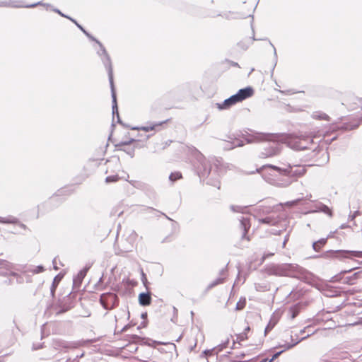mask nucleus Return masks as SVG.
Returning <instances> with one entry per match:
<instances>
[{
  "label": "nucleus",
  "mask_w": 362,
  "mask_h": 362,
  "mask_svg": "<svg viewBox=\"0 0 362 362\" xmlns=\"http://www.w3.org/2000/svg\"><path fill=\"white\" fill-rule=\"evenodd\" d=\"M55 11H56L57 13H58L59 14H60L61 16L66 17V16H64L62 13H61V11H60L59 10L56 9V10H55ZM66 18H67V16H66ZM69 18V17H68V18Z\"/></svg>",
  "instance_id": "44"
},
{
  "label": "nucleus",
  "mask_w": 362,
  "mask_h": 362,
  "mask_svg": "<svg viewBox=\"0 0 362 362\" xmlns=\"http://www.w3.org/2000/svg\"><path fill=\"white\" fill-rule=\"evenodd\" d=\"M279 221V219L276 216H267L264 218L259 219V222L264 224H267L270 226H274Z\"/></svg>",
  "instance_id": "14"
},
{
  "label": "nucleus",
  "mask_w": 362,
  "mask_h": 362,
  "mask_svg": "<svg viewBox=\"0 0 362 362\" xmlns=\"http://www.w3.org/2000/svg\"><path fill=\"white\" fill-rule=\"evenodd\" d=\"M298 199L297 200H294V201H292V202H288L286 203L287 205L288 206H293V205H296L298 202Z\"/></svg>",
  "instance_id": "39"
},
{
  "label": "nucleus",
  "mask_w": 362,
  "mask_h": 362,
  "mask_svg": "<svg viewBox=\"0 0 362 362\" xmlns=\"http://www.w3.org/2000/svg\"><path fill=\"white\" fill-rule=\"evenodd\" d=\"M346 227H347V226L346 224H342L340 228L341 229H344V228H346Z\"/></svg>",
  "instance_id": "47"
},
{
  "label": "nucleus",
  "mask_w": 362,
  "mask_h": 362,
  "mask_svg": "<svg viewBox=\"0 0 362 362\" xmlns=\"http://www.w3.org/2000/svg\"><path fill=\"white\" fill-rule=\"evenodd\" d=\"M103 52L104 53L105 56L106 61H104V65L107 68L109 75V80L111 86V93H112V115L113 116L116 114L117 117L118 118V122H119V112H118V107L117 104V99H116V93L115 90L114 83H113V76H112V67L111 64L110 58L107 53L106 50H105L103 48Z\"/></svg>",
  "instance_id": "6"
},
{
  "label": "nucleus",
  "mask_w": 362,
  "mask_h": 362,
  "mask_svg": "<svg viewBox=\"0 0 362 362\" xmlns=\"http://www.w3.org/2000/svg\"><path fill=\"white\" fill-rule=\"evenodd\" d=\"M56 287H57V285L55 284V280H54V282L52 283V285L50 288V291H51V293L52 296H54V294Z\"/></svg>",
  "instance_id": "36"
},
{
  "label": "nucleus",
  "mask_w": 362,
  "mask_h": 362,
  "mask_svg": "<svg viewBox=\"0 0 362 362\" xmlns=\"http://www.w3.org/2000/svg\"><path fill=\"white\" fill-rule=\"evenodd\" d=\"M41 4L40 2H38V3H36V4H30V5H26V6H23L24 7H26V8H33L37 5H40ZM16 7H21L22 6H16Z\"/></svg>",
  "instance_id": "37"
},
{
  "label": "nucleus",
  "mask_w": 362,
  "mask_h": 362,
  "mask_svg": "<svg viewBox=\"0 0 362 362\" xmlns=\"http://www.w3.org/2000/svg\"><path fill=\"white\" fill-rule=\"evenodd\" d=\"M17 221V219L13 216H8L7 218H1L0 217V222L1 223H13Z\"/></svg>",
  "instance_id": "26"
},
{
  "label": "nucleus",
  "mask_w": 362,
  "mask_h": 362,
  "mask_svg": "<svg viewBox=\"0 0 362 362\" xmlns=\"http://www.w3.org/2000/svg\"><path fill=\"white\" fill-rule=\"evenodd\" d=\"M245 303H246V301H245V298L243 300H240L236 304V309L237 310L243 309L245 306Z\"/></svg>",
  "instance_id": "30"
},
{
  "label": "nucleus",
  "mask_w": 362,
  "mask_h": 362,
  "mask_svg": "<svg viewBox=\"0 0 362 362\" xmlns=\"http://www.w3.org/2000/svg\"><path fill=\"white\" fill-rule=\"evenodd\" d=\"M132 235H133L134 237H136V234L134 232H133V233H132Z\"/></svg>",
  "instance_id": "52"
},
{
  "label": "nucleus",
  "mask_w": 362,
  "mask_h": 362,
  "mask_svg": "<svg viewBox=\"0 0 362 362\" xmlns=\"http://www.w3.org/2000/svg\"><path fill=\"white\" fill-rule=\"evenodd\" d=\"M274 255V253H271V254H267V255H264L263 257H262V259H263V261L267 258L268 257H270V256H272Z\"/></svg>",
  "instance_id": "42"
},
{
  "label": "nucleus",
  "mask_w": 362,
  "mask_h": 362,
  "mask_svg": "<svg viewBox=\"0 0 362 362\" xmlns=\"http://www.w3.org/2000/svg\"><path fill=\"white\" fill-rule=\"evenodd\" d=\"M151 298L149 293H141L139 296V301L141 305H148L151 303Z\"/></svg>",
  "instance_id": "15"
},
{
  "label": "nucleus",
  "mask_w": 362,
  "mask_h": 362,
  "mask_svg": "<svg viewBox=\"0 0 362 362\" xmlns=\"http://www.w3.org/2000/svg\"><path fill=\"white\" fill-rule=\"evenodd\" d=\"M138 339H139V337L137 335H132V341H136V340H137Z\"/></svg>",
  "instance_id": "43"
},
{
  "label": "nucleus",
  "mask_w": 362,
  "mask_h": 362,
  "mask_svg": "<svg viewBox=\"0 0 362 362\" xmlns=\"http://www.w3.org/2000/svg\"><path fill=\"white\" fill-rule=\"evenodd\" d=\"M279 152V148L278 145L275 143H273L271 146H269V149L265 153H262V157H272L276 155Z\"/></svg>",
  "instance_id": "13"
},
{
  "label": "nucleus",
  "mask_w": 362,
  "mask_h": 362,
  "mask_svg": "<svg viewBox=\"0 0 362 362\" xmlns=\"http://www.w3.org/2000/svg\"><path fill=\"white\" fill-rule=\"evenodd\" d=\"M250 327H247L245 329L244 332H245L247 333L248 331H250Z\"/></svg>",
  "instance_id": "48"
},
{
  "label": "nucleus",
  "mask_w": 362,
  "mask_h": 362,
  "mask_svg": "<svg viewBox=\"0 0 362 362\" xmlns=\"http://www.w3.org/2000/svg\"><path fill=\"white\" fill-rule=\"evenodd\" d=\"M327 240V238H321L320 240H319L316 242H314L313 244V250L316 252H319L321 250V248L326 244Z\"/></svg>",
  "instance_id": "17"
},
{
  "label": "nucleus",
  "mask_w": 362,
  "mask_h": 362,
  "mask_svg": "<svg viewBox=\"0 0 362 362\" xmlns=\"http://www.w3.org/2000/svg\"><path fill=\"white\" fill-rule=\"evenodd\" d=\"M119 180V176L115 175H110V176H107L105 179V182L107 183H110V182H117Z\"/></svg>",
  "instance_id": "29"
},
{
  "label": "nucleus",
  "mask_w": 362,
  "mask_h": 362,
  "mask_svg": "<svg viewBox=\"0 0 362 362\" xmlns=\"http://www.w3.org/2000/svg\"><path fill=\"white\" fill-rule=\"evenodd\" d=\"M267 272L272 275L294 277L300 273V267L292 264H272L267 267Z\"/></svg>",
  "instance_id": "3"
},
{
  "label": "nucleus",
  "mask_w": 362,
  "mask_h": 362,
  "mask_svg": "<svg viewBox=\"0 0 362 362\" xmlns=\"http://www.w3.org/2000/svg\"><path fill=\"white\" fill-rule=\"evenodd\" d=\"M247 339V334L245 332H243L236 335V339L233 341V344H235L236 342L240 343L241 341H245Z\"/></svg>",
  "instance_id": "23"
},
{
  "label": "nucleus",
  "mask_w": 362,
  "mask_h": 362,
  "mask_svg": "<svg viewBox=\"0 0 362 362\" xmlns=\"http://www.w3.org/2000/svg\"><path fill=\"white\" fill-rule=\"evenodd\" d=\"M216 349L213 348L211 349H209V350H205L204 352H203V354L205 355L206 357H209V356H211L213 355H216Z\"/></svg>",
  "instance_id": "31"
},
{
  "label": "nucleus",
  "mask_w": 362,
  "mask_h": 362,
  "mask_svg": "<svg viewBox=\"0 0 362 362\" xmlns=\"http://www.w3.org/2000/svg\"><path fill=\"white\" fill-rule=\"evenodd\" d=\"M360 253V252L352 250H330L325 253L323 257L326 258H337L341 259L344 258H350L351 257H361Z\"/></svg>",
  "instance_id": "7"
},
{
  "label": "nucleus",
  "mask_w": 362,
  "mask_h": 362,
  "mask_svg": "<svg viewBox=\"0 0 362 362\" xmlns=\"http://www.w3.org/2000/svg\"><path fill=\"white\" fill-rule=\"evenodd\" d=\"M274 135L273 134H262L259 133L257 135V139L259 141H274Z\"/></svg>",
  "instance_id": "19"
},
{
  "label": "nucleus",
  "mask_w": 362,
  "mask_h": 362,
  "mask_svg": "<svg viewBox=\"0 0 362 362\" xmlns=\"http://www.w3.org/2000/svg\"><path fill=\"white\" fill-rule=\"evenodd\" d=\"M126 180H127L132 185H133L135 187H139L141 186V183H140L139 182L135 180H128L127 179Z\"/></svg>",
  "instance_id": "34"
},
{
  "label": "nucleus",
  "mask_w": 362,
  "mask_h": 362,
  "mask_svg": "<svg viewBox=\"0 0 362 362\" xmlns=\"http://www.w3.org/2000/svg\"><path fill=\"white\" fill-rule=\"evenodd\" d=\"M305 172L306 168L304 165H288L286 168H282L283 175L293 177L294 179L303 176Z\"/></svg>",
  "instance_id": "8"
},
{
  "label": "nucleus",
  "mask_w": 362,
  "mask_h": 362,
  "mask_svg": "<svg viewBox=\"0 0 362 362\" xmlns=\"http://www.w3.org/2000/svg\"><path fill=\"white\" fill-rule=\"evenodd\" d=\"M53 265H54V269L55 270H58L59 269L58 267L57 266V259L56 258H54L53 259Z\"/></svg>",
  "instance_id": "41"
},
{
  "label": "nucleus",
  "mask_w": 362,
  "mask_h": 362,
  "mask_svg": "<svg viewBox=\"0 0 362 362\" xmlns=\"http://www.w3.org/2000/svg\"><path fill=\"white\" fill-rule=\"evenodd\" d=\"M281 351L275 354L270 360H268L267 358H264L259 362H272L275 358H276L281 354Z\"/></svg>",
  "instance_id": "33"
},
{
  "label": "nucleus",
  "mask_w": 362,
  "mask_h": 362,
  "mask_svg": "<svg viewBox=\"0 0 362 362\" xmlns=\"http://www.w3.org/2000/svg\"><path fill=\"white\" fill-rule=\"evenodd\" d=\"M163 123H165V122H163ZM162 124H163V122H160V123L155 124L151 125V126L142 127L139 129L147 132L149 131L154 130L156 129V127L160 126Z\"/></svg>",
  "instance_id": "24"
},
{
  "label": "nucleus",
  "mask_w": 362,
  "mask_h": 362,
  "mask_svg": "<svg viewBox=\"0 0 362 362\" xmlns=\"http://www.w3.org/2000/svg\"><path fill=\"white\" fill-rule=\"evenodd\" d=\"M304 332H305V329H302V330L300 331V333H301V334H303Z\"/></svg>",
  "instance_id": "53"
},
{
  "label": "nucleus",
  "mask_w": 362,
  "mask_h": 362,
  "mask_svg": "<svg viewBox=\"0 0 362 362\" xmlns=\"http://www.w3.org/2000/svg\"><path fill=\"white\" fill-rule=\"evenodd\" d=\"M88 269H89V267H85L83 269H81V271H79V272L78 273L77 276L74 279V282L75 284H76V283H78V284L81 283V281H83V279L86 276Z\"/></svg>",
  "instance_id": "16"
},
{
  "label": "nucleus",
  "mask_w": 362,
  "mask_h": 362,
  "mask_svg": "<svg viewBox=\"0 0 362 362\" xmlns=\"http://www.w3.org/2000/svg\"><path fill=\"white\" fill-rule=\"evenodd\" d=\"M226 277V270L225 269H223L220 272V277L216 279L214 281H213L207 287L208 289H211L214 286L221 284L223 283L224 279Z\"/></svg>",
  "instance_id": "12"
},
{
  "label": "nucleus",
  "mask_w": 362,
  "mask_h": 362,
  "mask_svg": "<svg viewBox=\"0 0 362 362\" xmlns=\"http://www.w3.org/2000/svg\"><path fill=\"white\" fill-rule=\"evenodd\" d=\"M134 139H130V140H129V141H124V142H122V143H121V145H129V144H132V142H134Z\"/></svg>",
  "instance_id": "40"
},
{
  "label": "nucleus",
  "mask_w": 362,
  "mask_h": 362,
  "mask_svg": "<svg viewBox=\"0 0 362 362\" xmlns=\"http://www.w3.org/2000/svg\"><path fill=\"white\" fill-rule=\"evenodd\" d=\"M358 215H359V211H356L353 214H350L349 216V219L350 221H353Z\"/></svg>",
  "instance_id": "35"
},
{
  "label": "nucleus",
  "mask_w": 362,
  "mask_h": 362,
  "mask_svg": "<svg viewBox=\"0 0 362 362\" xmlns=\"http://www.w3.org/2000/svg\"><path fill=\"white\" fill-rule=\"evenodd\" d=\"M253 94V89L251 87H247L239 90L236 94L226 99L222 103H216V106L219 110L228 109L235 104L252 96Z\"/></svg>",
  "instance_id": "4"
},
{
  "label": "nucleus",
  "mask_w": 362,
  "mask_h": 362,
  "mask_svg": "<svg viewBox=\"0 0 362 362\" xmlns=\"http://www.w3.org/2000/svg\"><path fill=\"white\" fill-rule=\"evenodd\" d=\"M318 210L327 214L330 217L332 216V213L331 209L327 206H326L325 204H320L318 206Z\"/></svg>",
  "instance_id": "22"
},
{
  "label": "nucleus",
  "mask_w": 362,
  "mask_h": 362,
  "mask_svg": "<svg viewBox=\"0 0 362 362\" xmlns=\"http://www.w3.org/2000/svg\"><path fill=\"white\" fill-rule=\"evenodd\" d=\"M256 172L260 174L266 182L274 185L287 186L291 183V182H288L286 185H284L279 182L277 177L279 175H283L282 168L275 165H264L257 168Z\"/></svg>",
  "instance_id": "2"
},
{
  "label": "nucleus",
  "mask_w": 362,
  "mask_h": 362,
  "mask_svg": "<svg viewBox=\"0 0 362 362\" xmlns=\"http://www.w3.org/2000/svg\"><path fill=\"white\" fill-rule=\"evenodd\" d=\"M308 336H309V334H308L306 337H301V339H296V341H294L292 344L287 345L286 349H291V348L293 347L295 345L298 344L301 340L305 339Z\"/></svg>",
  "instance_id": "32"
},
{
  "label": "nucleus",
  "mask_w": 362,
  "mask_h": 362,
  "mask_svg": "<svg viewBox=\"0 0 362 362\" xmlns=\"http://www.w3.org/2000/svg\"><path fill=\"white\" fill-rule=\"evenodd\" d=\"M100 302L105 309L112 310L117 304L118 298L112 293H103L100 296Z\"/></svg>",
  "instance_id": "9"
},
{
  "label": "nucleus",
  "mask_w": 362,
  "mask_h": 362,
  "mask_svg": "<svg viewBox=\"0 0 362 362\" xmlns=\"http://www.w3.org/2000/svg\"><path fill=\"white\" fill-rule=\"evenodd\" d=\"M42 270H43L42 267H38V272H42Z\"/></svg>",
  "instance_id": "50"
},
{
  "label": "nucleus",
  "mask_w": 362,
  "mask_h": 362,
  "mask_svg": "<svg viewBox=\"0 0 362 362\" xmlns=\"http://www.w3.org/2000/svg\"><path fill=\"white\" fill-rule=\"evenodd\" d=\"M230 209L233 212H238V213H245V211L246 210V207H243V206H231Z\"/></svg>",
  "instance_id": "28"
},
{
  "label": "nucleus",
  "mask_w": 362,
  "mask_h": 362,
  "mask_svg": "<svg viewBox=\"0 0 362 362\" xmlns=\"http://www.w3.org/2000/svg\"><path fill=\"white\" fill-rule=\"evenodd\" d=\"M129 327V325H126L124 326L122 329V332H125L127 331V329H128Z\"/></svg>",
  "instance_id": "45"
},
{
  "label": "nucleus",
  "mask_w": 362,
  "mask_h": 362,
  "mask_svg": "<svg viewBox=\"0 0 362 362\" xmlns=\"http://www.w3.org/2000/svg\"><path fill=\"white\" fill-rule=\"evenodd\" d=\"M69 18L72 22H74L88 37H89L91 40L95 41L97 43L99 44L100 47V51H99L98 53L101 57L102 61L104 63V61H106V59H105V56L104 53L103 52V48L105 50V47L102 45V44L100 42L96 40L93 37L90 36V35L79 24H78L77 22L75 20H74V19H72L71 18Z\"/></svg>",
  "instance_id": "11"
},
{
  "label": "nucleus",
  "mask_w": 362,
  "mask_h": 362,
  "mask_svg": "<svg viewBox=\"0 0 362 362\" xmlns=\"http://www.w3.org/2000/svg\"><path fill=\"white\" fill-rule=\"evenodd\" d=\"M358 102L361 103V108H362V99H358Z\"/></svg>",
  "instance_id": "51"
},
{
  "label": "nucleus",
  "mask_w": 362,
  "mask_h": 362,
  "mask_svg": "<svg viewBox=\"0 0 362 362\" xmlns=\"http://www.w3.org/2000/svg\"><path fill=\"white\" fill-rule=\"evenodd\" d=\"M288 237H286V238H285V240H284V243H283V247H285L286 243V242L288 241Z\"/></svg>",
  "instance_id": "46"
},
{
  "label": "nucleus",
  "mask_w": 362,
  "mask_h": 362,
  "mask_svg": "<svg viewBox=\"0 0 362 362\" xmlns=\"http://www.w3.org/2000/svg\"><path fill=\"white\" fill-rule=\"evenodd\" d=\"M313 117L314 119H323V120H329V117L327 114L320 112H314L313 114Z\"/></svg>",
  "instance_id": "20"
},
{
  "label": "nucleus",
  "mask_w": 362,
  "mask_h": 362,
  "mask_svg": "<svg viewBox=\"0 0 362 362\" xmlns=\"http://www.w3.org/2000/svg\"><path fill=\"white\" fill-rule=\"evenodd\" d=\"M0 268L6 270L4 275L8 276V279L5 281V284L7 285L21 284L24 282L23 277L18 273L23 271V268L21 266L15 265L6 260L0 259Z\"/></svg>",
  "instance_id": "1"
},
{
  "label": "nucleus",
  "mask_w": 362,
  "mask_h": 362,
  "mask_svg": "<svg viewBox=\"0 0 362 362\" xmlns=\"http://www.w3.org/2000/svg\"><path fill=\"white\" fill-rule=\"evenodd\" d=\"M142 277H143V281L146 280L145 274L144 272H142Z\"/></svg>",
  "instance_id": "49"
},
{
  "label": "nucleus",
  "mask_w": 362,
  "mask_h": 362,
  "mask_svg": "<svg viewBox=\"0 0 362 362\" xmlns=\"http://www.w3.org/2000/svg\"><path fill=\"white\" fill-rule=\"evenodd\" d=\"M181 177H182V175L180 172L172 173L169 176L170 180H171L173 182H174L178 179H180Z\"/></svg>",
  "instance_id": "27"
},
{
  "label": "nucleus",
  "mask_w": 362,
  "mask_h": 362,
  "mask_svg": "<svg viewBox=\"0 0 362 362\" xmlns=\"http://www.w3.org/2000/svg\"><path fill=\"white\" fill-rule=\"evenodd\" d=\"M244 357H245V354L244 353H240L239 355H237L235 356V360L236 361H240V360L243 359Z\"/></svg>",
  "instance_id": "38"
},
{
  "label": "nucleus",
  "mask_w": 362,
  "mask_h": 362,
  "mask_svg": "<svg viewBox=\"0 0 362 362\" xmlns=\"http://www.w3.org/2000/svg\"><path fill=\"white\" fill-rule=\"evenodd\" d=\"M229 343V339H227L224 343L218 345L217 346L214 347L216 349V355H217L220 351H221L223 349H225Z\"/></svg>",
  "instance_id": "25"
},
{
  "label": "nucleus",
  "mask_w": 362,
  "mask_h": 362,
  "mask_svg": "<svg viewBox=\"0 0 362 362\" xmlns=\"http://www.w3.org/2000/svg\"><path fill=\"white\" fill-rule=\"evenodd\" d=\"M278 322V319L275 316H272L267 325V326L265 328V334H267L268 332H269L276 325Z\"/></svg>",
  "instance_id": "18"
},
{
  "label": "nucleus",
  "mask_w": 362,
  "mask_h": 362,
  "mask_svg": "<svg viewBox=\"0 0 362 362\" xmlns=\"http://www.w3.org/2000/svg\"><path fill=\"white\" fill-rule=\"evenodd\" d=\"M313 141V136L309 135H289L285 139L288 147L296 151L306 149Z\"/></svg>",
  "instance_id": "5"
},
{
  "label": "nucleus",
  "mask_w": 362,
  "mask_h": 362,
  "mask_svg": "<svg viewBox=\"0 0 362 362\" xmlns=\"http://www.w3.org/2000/svg\"><path fill=\"white\" fill-rule=\"evenodd\" d=\"M240 226H241V228H242V229L243 230V235H242V238L243 239H246L247 240H250L249 237L247 236V231L249 230V229L250 228V226H251V224H250V218L243 217L240 219Z\"/></svg>",
  "instance_id": "10"
},
{
  "label": "nucleus",
  "mask_w": 362,
  "mask_h": 362,
  "mask_svg": "<svg viewBox=\"0 0 362 362\" xmlns=\"http://www.w3.org/2000/svg\"><path fill=\"white\" fill-rule=\"evenodd\" d=\"M300 312V306L298 305H296L294 306H292L289 309V313L291 314V319H294L299 313Z\"/></svg>",
  "instance_id": "21"
}]
</instances>
